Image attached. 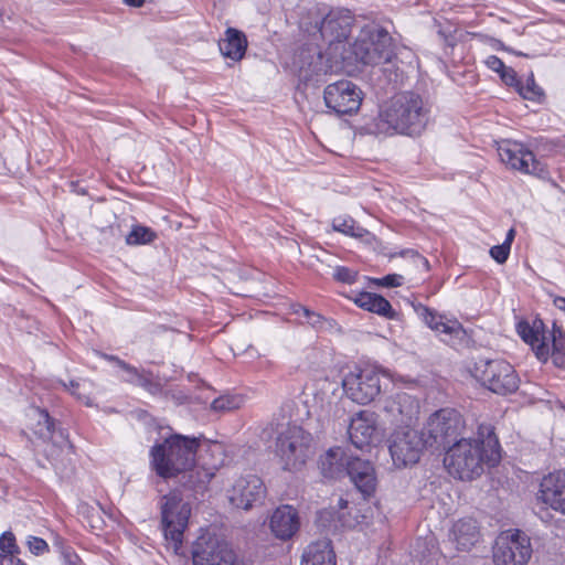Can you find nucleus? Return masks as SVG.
I'll list each match as a JSON object with an SVG mask.
<instances>
[{
	"instance_id": "nucleus-35",
	"label": "nucleus",
	"mask_w": 565,
	"mask_h": 565,
	"mask_svg": "<svg viewBox=\"0 0 565 565\" xmlns=\"http://www.w3.org/2000/svg\"><path fill=\"white\" fill-rule=\"evenodd\" d=\"M294 313L299 317H303L306 319V323L318 330L323 329L328 322L323 316L301 305L294 306Z\"/></svg>"
},
{
	"instance_id": "nucleus-15",
	"label": "nucleus",
	"mask_w": 565,
	"mask_h": 565,
	"mask_svg": "<svg viewBox=\"0 0 565 565\" xmlns=\"http://www.w3.org/2000/svg\"><path fill=\"white\" fill-rule=\"evenodd\" d=\"M413 307L423 322L436 332L445 343L454 345L455 340L460 339L465 334L463 327L458 320L448 319L435 309L422 303L413 305Z\"/></svg>"
},
{
	"instance_id": "nucleus-6",
	"label": "nucleus",
	"mask_w": 565,
	"mask_h": 565,
	"mask_svg": "<svg viewBox=\"0 0 565 565\" xmlns=\"http://www.w3.org/2000/svg\"><path fill=\"white\" fill-rule=\"evenodd\" d=\"M465 420L454 408H441L431 414L423 429L426 444L430 448L446 449L462 435Z\"/></svg>"
},
{
	"instance_id": "nucleus-27",
	"label": "nucleus",
	"mask_w": 565,
	"mask_h": 565,
	"mask_svg": "<svg viewBox=\"0 0 565 565\" xmlns=\"http://www.w3.org/2000/svg\"><path fill=\"white\" fill-rule=\"evenodd\" d=\"M220 51L225 58L239 61L247 47V41L243 32L228 28L225 36L218 43Z\"/></svg>"
},
{
	"instance_id": "nucleus-29",
	"label": "nucleus",
	"mask_w": 565,
	"mask_h": 565,
	"mask_svg": "<svg viewBox=\"0 0 565 565\" xmlns=\"http://www.w3.org/2000/svg\"><path fill=\"white\" fill-rule=\"evenodd\" d=\"M550 341L552 343V350L550 351L548 359H552L556 367L565 369V332L555 323L550 333Z\"/></svg>"
},
{
	"instance_id": "nucleus-57",
	"label": "nucleus",
	"mask_w": 565,
	"mask_h": 565,
	"mask_svg": "<svg viewBox=\"0 0 565 565\" xmlns=\"http://www.w3.org/2000/svg\"><path fill=\"white\" fill-rule=\"evenodd\" d=\"M209 448L211 451H216V450L218 451V450H221V445L218 443H214V444L210 445Z\"/></svg>"
},
{
	"instance_id": "nucleus-55",
	"label": "nucleus",
	"mask_w": 565,
	"mask_h": 565,
	"mask_svg": "<svg viewBox=\"0 0 565 565\" xmlns=\"http://www.w3.org/2000/svg\"><path fill=\"white\" fill-rule=\"evenodd\" d=\"M102 356H103L106 361L111 362V363H116V361L119 359V358H118V356H116V355L106 354V353L102 354Z\"/></svg>"
},
{
	"instance_id": "nucleus-42",
	"label": "nucleus",
	"mask_w": 565,
	"mask_h": 565,
	"mask_svg": "<svg viewBox=\"0 0 565 565\" xmlns=\"http://www.w3.org/2000/svg\"><path fill=\"white\" fill-rule=\"evenodd\" d=\"M26 545L29 551L36 556L49 552V544L43 539L38 536H29Z\"/></svg>"
},
{
	"instance_id": "nucleus-47",
	"label": "nucleus",
	"mask_w": 565,
	"mask_h": 565,
	"mask_svg": "<svg viewBox=\"0 0 565 565\" xmlns=\"http://www.w3.org/2000/svg\"><path fill=\"white\" fill-rule=\"evenodd\" d=\"M484 63L490 71H504L503 62L494 55L488 56Z\"/></svg>"
},
{
	"instance_id": "nucleus-33",
	"label": "nucleus",
	"mask_w": 565,
	"mask_h": 565,
	"mask_svg": "<svg viewBox=\"0 0 565 565\" xmlns=\"http://www.w3.org/2000/svg\"><path fill=\"white\" fill-rule=\"evenodd\" d=\"M157 238V233L147 226L134 225L126 236V244L130 246L146 245L152 243Z\"/></svg>"
},
{
	"instance_id": "nucleus-41",
	"label": "nucleus",
	"mask_w": 565,
	"mask_h": 565,
	"mask_svg": "<svg viewBox=\"0 0 565 565\" xmlns=\"http://www.w3.org/2000/svg\"><path fill=\"white\" fill-rule=\"evenodd\" d=\"M371 281L380 287H399L403 285L404 277L398 274H388L382 278H373Z\"/></svg>"
},
{
	"instance_id": "nucleus-46",
	"label": "nucleus",
	"mask_w": 565,
	"mask_h": 565,
	"mask_svg": "<svg viewBox=\"0 0 565 565\" xmlns=\"http://www.w3.org/2000/svg\"><path fill=\"white\" fill-rule=\"evenodd\" d=\"M399 256L402 257H412L416 259L418 263L422 264L423 267H425L426 270L429 268V263L427 258L419 255L415 249H404L399 253Z\"/></svg>"
},
{
	"instance_id": "nucleus-3",
	"label": "nucleus",
	"mask_w": 565,
	"mask_h": 565,
	"mask_svg": "<svg viewBox=\"0 0 565 565\" xmlns=\"http://www.w3.org/2000/svg\"><path fill=\"white\" fill-rule=\"evenodd\" d=\"M431 107L419 94L402 92L394 95L380 110L374 126H367L369 134L393 130L407 136H419L430 119Z\"/></svg>"
},
{
	"instance_id": "nucleus-4",
	"label": "nucleus",
	"mask_w": 565,
	"mask_h": 565,
	"mask_svg": "<svg viewBox=\"0 0 565 565\" xmlns=\"http://www.w3.org/2000/svg\"><path fill=\"white\" fill-rule=\"evenodd\" d=\"M200 446V438L173 434L150 448V468L164 480L179 478L194 466Z\"/></svg>"
},
{
	"instance_id": "nucleus-1",
	"label": "nucleus",
	"mask_w": 565,
	"mask_h": 565,
	"mask_svg": "<svg viewBox=\"0 0 565 565\" xmlns=\"http://www.w3.org/2000/svg\"><path fill=\"white\" fill-rule=\"evenodd\" d=\"M352 18L340 10H331L322 19L319 33L327 45L306 44L294 54L292 66L298 71H322L337 67L340 63H360L364 66H379L392 57V38L377 24L363 26L349 50L345 41L351 33Z\"/></svg>"
},
{
	"instance_id": "nucleus-23",
	"label": "nucleus",
	"mask_w": 565,
	"mask_h": 565,
	"mask_svg": "<svg viewBox=\"0 0 565 565\" xmlns=\"http://www.w3.org/2000/svg\"><path fill=\"white\" fill-rule=\"evenodd\" d=\"M38 422L33 427V431L39 438L44 441L51 440L60 448L67 446L72 448L68 440V433L66 429L56 428L55 420L50 416L49 412L44 408H35Z\"/></svg>"
},
{
	"instance_id": "nucleus-56",
	"label": "nucleus",
	"mask_w": 565,
	"mask_h": 565,
	"mask_svg": "<svg viewBox=\"0 0 565 565\" xmlns=\"http://www.w3.org/2000/svg\"><path fill=\"white\" fill-rule=\"evenodd\" d=\"M463 76H465V73H461V72L452 73L451 79L454 82L458 83L459 79L462 78Z\"/></svg>"
},
{
	"instance_id": "nucleus-43",
	"label": "nucleus",
	"mask_w": 565,
	"mask_h": 565,
	"mask_svg": "<svg viewBox=\"0 0 565 565\" xmlns=\"http://www.w3.org/2000/svg\"><path fill=\"white\" fill-rule=\"evenodd\" d=\"M65 390H67L73 396L87 406H90V398L81 392V383L77 381H71L70 384L62 383Z\"/></svg>"
},
{
	"instance_id": "nucleus-20",
	"label": "nucleus",
	"mask_w": 565,
	"mask_h": 565,
	"mask_svg": "<svg viewBox=\"0 0 565 565\" xmlns=\"http://www.w3.org/2000/svg\"><path fill=\"white\" fill-rule=\"evenodd\" d=\"M351 444L356 449L369 446L376 434V419L374 413L362 411L352 419L348 428Z\"/></svg>"
},
{
	"instance_id": "nucleus-2",
	"label": "nucleus",
	"mask_w": 565,
	"mask_h": 565,
	"mask_svg": "<svg viewBox=\"0 0 565 565\" xmlns=\"http://www.w3.org/2000/svg\"><path fill=\"white\" fill-rule=\"evenodd\" d=\"M479 438H460L448 447L444 463L449 475L472 480L483 472L487 463L494 467L501 460V447L490 425L479 426Z\"/></svg>"
},
{
	"instance_id": "nucleus-25",
	"label": "nucleus",
	"mask_w": 565,
	"mask_h": 565,
	"mask_svg": "<svg viewBox=\"0 0 565 565\" xmlns=\"http://www.w3.org/2000/svg\"><path fill=\"white\" fill-rule=\"evenodd\" d=\"M449 536L456 543L458 551H468L479 540L477 521L472 518L458 520L452 525Z\"/></svg>"
},
{
	"instance_id": "nucleus-16",
	"label": "nucleus",
	"mask_w": 565,
	"mask_h": 565,
	"mask_svg": "<svg viewBox=\"0 0 565 565\" xmlns=\"http://www.w3.org/2000/svg\"><path fill=\"white\" fill-rule=\"evenodd\" d=\"M266 494L263 480L255 475L238 478L228 490L230 503L237 509L250 510L260 503Z\"/></svg>"
},
{
	"instance_id": "nucleus-21",
	"label": "nucleus",
	"mask_w": 565,
	"mask_h": 565,
	"mask_svg": "<svg viewBox=\"0 0 565 565\" xmlns=\"http://www.w3.org/2000/svg\"><path fill=\"white\" fill-rule=\"evenodd\" d=\"M540 498L555 511L565 514V471L558 470L543 478Z\"/></svg>"
},
{
	"instance_id": "nucleus-32",
	"label": "nucleus",
	"mask_w": 565,
	"mask_h": 565,
	"mask_svg": "<svg viewBox=\"0 0 565 565\" xmlns=\"http://www.w3.org/2000/svg\"><path fill=\"white\" fill-rule=\"evenodd\" d=\"M533 331L537 337H540V343L536 345V358L543 363L547 362L550 356V333L546 334L545 326L543 320L535 318L532 323H530Z\"/></svg>"
},
{
	"instance_id": "nucleus-17",
	"label": "nucleus",
	"mask_w": 565,
	"mask_h": 565,
	"mask_svg": "<svg viewBox=\"0 0 565 565\" xmlns=\"http://www.w3.org/2000/svg\"><path fill=\"white\" fill-rule=\"evenodd\" d=\"M387 419L398 428L409 427L417 417L418 402L408 393L402 392L387 397L383 404Z\"/></svg>"
},
{
	"instance_id": "nucleus-30",
	"label": "nucleus",
	"mask_w": 565,
	"mask_h": 565,
	"mask_svg": "<svg viewBox=\"0 0 565 565\" xmlns=\"http://www.w3.org/2000/svg\"><path fill=\"white\" fill-rule=\"evenodd\" d=\"M179 477L180 482L184 488L193 490L194 492H200L205 489L212 473H209L194 465L190 470L185 473H181Z\"/></svg>"
},
{
	"instance_id": "nucleus-26",
	"label": "nucleus",
	"mask_w": 565,
	"mask_h": 565,
	"mask_svg": "<svg viewBox=\"0 0 565 565\" xmlns=\"http://www.w3.org/2000/svg\"><path fill=\"white\" fill-rule=\"evenodd\" d=\"M335 554L328 539L318 540L307 546L301 565H335Z\"/></svg>"
},
{
	"instance_id": "nucleus-37",
	"label": "nucleus",
	"mask_w": 565,
	"mask_h": 565,
	"mask_svg": "<svg viewBox=\"0 0 565 565\" xmlns=\"http://www.w3.org/2000/svg\"><path fill=\"white\" fill-rule=\"evenodd\" d=\"M135 385L145 388L152 395H159L162 392V385L158 380L153 377L152 372L146 371L143 369L141 370V375Z\"/></svg>"
},
{
	"instance_id": "nucleus-24",
	"label": "nucleus",
	"mask_w": 565,
	"mask_h": 565,
	"mask_svg": "<svg viewBox=\"0 0 565 565\" xmlns=\"http://www.w3.org/2000/svg\"><path fill=\"white\" fill-rule=\"evenodd\" d=\"M352 454L340 447L331 448L320 459L321 473L326 478L340 479L347 476V463L352 459Z\"/></svg>"
},
{
	"instance_id": "nucleus-51",
	"label": "nucleus",
	"mask_w": 565,
	"mask_h": 565,
	"mask_svg": "<svg viewBox=\"0 0 565 565\" xmlns=\"http://www.w3.org/2000/svg\"><path fill=\"white\" fill-rule=\"evenodd\" d=\"M115 364L125 372H135L132 370V365H130L129 363L125 362L121 359H118Z\"/></svg>"
},
{
	"instance_id": "nucleus-5",
	"label": "nucleus",
	"mask_w": 565,
	"mask_h": 565,
	"mask_svg": "<svg viewBox=\"0 0 565 565\" xmlns=\"http://www.w3.org/2000/svg\"><path fill=\"white\" fill-rule=\"evenodd\" d=\"M160 529L168 548L175 554H183V537L191 516V504L181 493L171 491L160 497Z\"/></svg>"
},
{
	"instance_id": "nucleus-53",
	"label": "nucleus",
	"mask_w": 565,
	"mask_h": 565,
	"mask_svg": "<svg viewBox=\"0 0 565 565\" xmlns=\"http://www.w3.org/2000/svg\"><path fill=\"white\" fill-rule=\"evenodd\" d=\"M554 305L556 308L565 312V297H556L554 299Z\"/></svg>"
},
{
	"instance_id": "nucleus-38",
	"label": "nucleus",
	"mask_w": 565,
	"mask_h": 565,
	"mask_svg": "<svg viewBox=\"0 0 565 565\" xmlns=\"http://www.w3.org/2000/svg\"><path fill=\"white\" fill-rule=\"evenodd\" d=\"M0 557L10 555V554H19L20 547L17 544L15 536L12 532L6 531L0 536Z\"/></svg>"
},
{
	"instance_id": "nucleus-39",
	"label": "nucleus",
	"mask_w": 565,
	"mask_h": 565,
	"mask_svg": "<svg viewBox=\"0 0 565 565\" xmlns=\"http://www.w3.org/2000/svg\"><path fill=\"white\" fill-rule=\"evenodd\" d=\"M518 333L522 338V340L529 343L534 352L536 353V345L541 342L540 337L535 334L530 322L523 320L518 323Z\"/></svg>"
},
{
	"instance_id": "nucleus-36",
	"label": "nucleus",
	"mask_w": 565,
	"mask_h": 565,
	"mask_svg": "<svg viewBox=\"0 0 565 565\" xmlns=\"http://www.w3.org/2000/svg\"><path fill=\"white\" fill-rule=\"evenodd\" d=\"M242 397L238 395H222L215 398L211 408L215 412H228L241 407Z\"/></svg>"
},
{
	"instance_id": "nucleus-45",
	"label": "nucleus",
	"mask_w": 565,
	"mask_h": 565,
	"mask_svg": "<svg viewBox=\"0 0 565 565\" xmlns=\"http://www.w3.org/2000/svg\"><path fill=\"white\" fill-rule=\"evenodd\" d=\"M501 81L507 86H513L515 87L516 92L519 93V86L521 85L522 78L520 76V73H499Z\"/></svg>"
},
{
	"instance_id": "nucleus-28",
	"label": "nucleus",
	"mask_w": 565,
	"mask_h": 565,
	"mask_svg": "<svg viewBox=\"0 0 565 565\" xmlns=\"http://www.w3.org/2000/svg\"><path fill=\"white\" fill-rule=\"evenodd\" d=\"M354 301L360 308L382 317L392 319L395 316L390 301L381 295L363 291L358 295Z\"/></svg>"
},
{
	"instance_id": "nucleus-14",
	"label": "nucleus",
	"mask_w": 565,
	"mask_h": 565,
	"mask_svg": "<svg viewBox=\"0 0 565 565\" xmlns=\"http://www.w3.org/2000/svg\"><path fill=\"white\" fill-rule=\"evenodd\" d=\"M500 160L508 167L545 179L548 171L534 153L516 141L503 140L498 146Z\"/></svg>"
},
{
	"instance_id": "nucleus-22",
	"label": "nucleus",
	"mask_w": 565,
	"mask_h": 565,
	"mask_svg": "<svg viewBox=\"0 0 565 565\" xmlns=\"http://www.w3.org/2000/svg\"><path fill=\"white\" fill-rule=\"evenodd\" d=\"M269 526L277 539H291L300 526L298 511L288 504L277 508L270 518Z\"/></svg>"
},
{
	"instance_id": "nucleus-11",
	"label": "nucleus",
	"mask_w": 565,
	"mask_h": 565,
	"mask_svg": "<svg viewBox=\"0 0 565 565\" xmlns=\"http://www.w3.org/2000/svg\"><path fill=\"white\" fill-rule=\"evenodd\" d=\"M193 565H247L231 546L211 535L200 536L192 546Z\"/></svg>"
},
{
	"instance_id": "nucleus-8",
	"label": "nucleus",
	"mask_w": 565,
	"mask_h": 565,
	"mask_svg": "<svg viewBox=\"0 0 565 565\" xmlns=\"http://www.w3.org/2000/svg\"><path fill=\"white\" fill-rule=\"evenodd\" d=\"M342 387L353 402L369 404L381 393V372L372 366L355 367L344 375Z\"/></svg>"
},
{
	"instance_id": "nucleus-48",
	"label": "nucleus",
	"mask_w": 565,
	"mask_h": 565,
	"mask_svg": "<svg viewBox=\"0 0 565 565\" xmlns=\"http://www.w3.org/2000/svg\"><path fill=\"white\" fill-rule=\"evenodd\" d=\"M65 564L64 565H83L79 557L73 551H66L64 553Z\"/></svg>"
},
{
	"instance_id": "nucleus-34",
	"label": "nucleus",
	"mask_w": 565,
	"mask_h": 565,
	"mask_svg": "<svg viewBox=\"0 0 565 565\" xmlns=\"http://www.w3.org/2000/svg\"><path fill=\"white\" fill-rule=\"evenodd\" d=\"M519 94L530 100H540L544 96L543 89L535 83L533 73H529L525 83L521 82Z\"/></svg>"
},
{
	"instance_id": "nucleus-40",
	"label": "nucleus",
	"mask_w": 565,
	"mask_h": 565,
	"mask_svg": "<svg viewBox=\"0 0 565 565\" xmlns=\"http://www.w3.org/2000/svg\"><path fill=\"white\" fill-rule=\"evenodd\" d=\"M333 278L337 281H340V282H343V284H348V285H352L358 279V271H355V270H353V269H351L349 267L337 266L334 268V271H333Z\"/></svg>"
},
{
	"instance_id": "nucleus-50",
	"label": "nucleus",
	"mask_w": 565,
	"mask_h": 565,
	"mask_svg": "<svg viewBox=\"0 0 565 565\" xmlns=\"http://www.w3.org/2000/svg\"><path fill=\"white\" fill-rule=\"evenodd\" d=\"M132 370L135 371L134 373L132 372H126V376H125V381L130 383V384H136V382L138 381L139 376L141 375V370H138L137 367L132 366Z\"/></svg>"
},
{
	"instance_id": "nucleus-18",
	"label": "nucleus",
	"mask_w": 565,
	"mask_h": 565,
	"mask_svg": "<svg viewBox=\"0 0 565 565\" xmlns=\"http://www.w3.org/2000/svg\"><path fill=\"white\" fill-rule=\"evenodd\" d=\"M347 476L355 486L363 498H370L374 494L377 486V478L374 466L371 461L352 456L347 463Z\"/></svg>"
},
{
	"instance_id": "nucleus-19",
	"label": "nucleus",
	"mask_w": 565,
	"mask_h": 565,
	"mask_svg": "<svg viewBox=\"0 0 565 565\" xmlns=\"http://www.w3.org/2000/svg\"><path fill=\"white\" fill-rule=\"evenodd\" d=\"M352 510L349 502L340 498L337 507H330L318 512L317 523L323 529L333 531L352 529L359 524L358 514H353Z\"/></svg>"
},
{
	"instance_id": "nucleus-31",
	"label": "nucleus",
	"mask_w": 565,
	"mask_h": 565,
	"mask_svg": "<svg viewBox=\"0 0 565 565\" xmlns=\"http://www.w3.org/2000/svg\"><path fill=\"white\" fill-rule=\"evenodd\" d=\"M332 228L335 232H340L344 235L355 238H362L370 234L367 230L359 226L356 222L350 216H339L333 218Z\"/></svg>"
},
{
	"instance_id": "nucleus-9",
	"label": "nucleus",
	"mask_w": 565,
	"mask_h": 565,
	"mask_svg": "<svg viewBox=\"0 0 565 565\" xmlns=\"http://www.w3.org/2000/svg\"><path fill=\"white\" fill-rule=\"evenodd\" d=\"M426 447L428 445L424 434L411 427L395 429L390 438V452L394 465L398 468L418 462Z\"/></svg>"
},
{
	"instance_id": "nucleus-54",
	"label": "nucleus",
	"mask_w": 565,
	"mask_h": 565,
	"mask_svg": "<svg viewBox=\"0 0 565 565\" xmlns=\"http://www.w3.org/2000/svg\"><path fill=\"white\" fill-rule=\"evenodd\" d=\"M124 2L127 4V6H130V7H141L145 2V0H124Z\"/></svg>"
},
{
	"instance_id": "nucleus-49",
	"label": "nucleus",
	"mask_w": 565,
	"mask_h": 565,
	"mask_svg": "<svg viewBox=\"0 0 565 565\" xmlns=\"http://www.w3.org/2000/svg\"><path fill=\"white\" fill-rule=\"evenodd\" d=\"M18 554L3 556L1 559L3 565H26L22 559L17 557Z\"/></svg>"
},
{
	"instance_id": "nucleus-44",
	"label": "nucleus",
	"mask_w": 565,
	"mask_h": 565,
	"mask_svg": "<svg viewBox=\"0 0 565 565\" xmlns=\"http://www.w3.org/2000/svg\"><path fill=\"white\" fill-rule=\"evenodd\" d=\"M510 250L511 248L502 243L500 245L492 246L490 248V255L498 264H503L507 262Z\"/></svg>"
},
{
	"instance_id": "nucleus-12",
	"label": "nucleus",
	"mask_w": 565,
	"mask_h": 565,
	"mask_svg": "<svg viewBox=\"0 0 565 565\" xmlns=\"http://www.w3.org/2000/svg\"><path fill=\"white\" fill-rule=\"evenodd\" d=\"M532 555L530 539L519 530L500 535L493 548L495 565H526Z\"/></svg>"
},
{
	"instance_id": "nucleus-13",
	"label": "nucleus",
	"mask_w": 565,
	"mask_h": 565,
	"mask_svg": "<svg viewBox=\"0 0 565 565\" xmlns=\"http://www.w3.org/2000/svg\"><path fill=\"white\" fill-rule=\"evenodd\" d=\"M323 99L326 106L338 116L352 115L360 109L363 93L356 84L342 79L324 88Z\"/></svg>"
},
{
	"instance_id": "nucleus-10",
	"label": "nucleus",
	"mask_w": 565,
	"mask_h": 565,
	"mask_svg": "<svg viewBox=\"0 0 565 565\" xmlns=\"http://www.w3.org/2000/svg\"><path fill=\"white\" fill-rule=\"evenodd\" d=\"M477 371L483 385L495 394L508 395L519 388L520 379L513 366L504 360L480 361Z\"/></svg>"
},
{
	"instance_id": "nucleus-7",
	"label": "nucleus",
	"mask_w": 565,
	"mask_h": 565,
	"mask_svg": "<svg viewBox=\"0 0 565 565\" xmlns=\"http://www.w3.org/2000/svg\"><path fill=\"white\" fill-rule=\"evenodd\" d=\"M312 437L298 425H288L278 434L276 452L284 470H299L311 454Z\"/></svg>"
},
{
	"instance_id": "nucleus-52",
	"label": "nucleus",
	"mask_w": 565,
	"mask_h": 565,
	"mask_svg": "<svg viewBox=\"0 0 565 565\" xmlns=\"http://www.w3.org/2000/svg\"><path fill=\"white\" fill-rule=\"evenodd\" d=\"M514 237H515V230L514 228H510L507 233V236H505V239L503 242V244H505L507 246H509L511 248V245H512V242L514 241Z\"/></svg>"
}]
</instances>
